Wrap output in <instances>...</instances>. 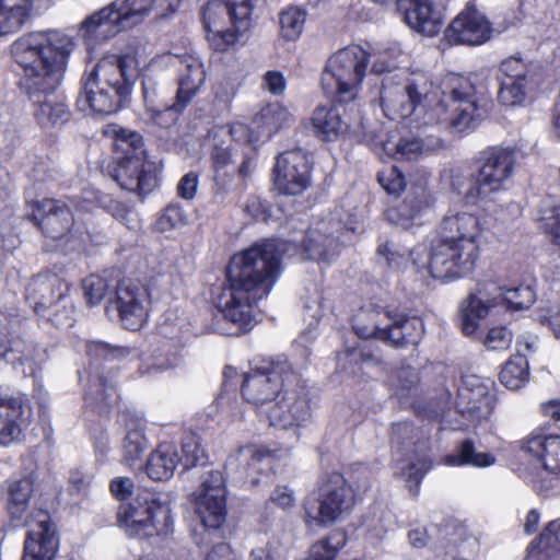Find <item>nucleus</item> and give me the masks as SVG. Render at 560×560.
<instances>
[{
	"label": "nucleus",
	"mask_w": 560,
	"mask_h": 560,
	"mask_svg": "<svg viewBox=\"0 0 560 560\" xmlns=\"http://www.w3.org/2000/svg\"><path fill=\"white\" fill-rule=\"evenodd\" d=\"M533 86V80L500 81L499 102L504 106L522 105Z\"/></svg>",
	"instance_id": "obj_51"
},
{
	"label": "nucleus",
	"mask_w": 560,
	"mask_h": 560,
	"mask_svg": "<svg viewBox=\"0 0 560 560\" xmlns=\"http://www.w3.org/2000/svg\"><path fill=\"white\" fill-rule=\"evenodd\" d=\"M306 21V12L298 7H289L279 16L280 34L285 40H296Z\"/></svg>",
	"instance_id": "obj_50"
},
{
	"label": "nucleus",
	"mask_w": 560,
	"mask_h": 560,
	"mask_svg": "<svg viewBox=\"0 0 560 560\" xmlns=\"http://www.w3.org/2000/svg\"><path fill=\"white\" fill-rule=\"evenodd\" d=\"M513 339L512 332L504 326L491 328L482 342L488 350H506Z\"/></svg>",
	"instance_id": "obj_60"
},
{
	"label": "nucleus",
	"mask_w": 560,
	"mask_h": 560,
	"mask_svg": "<svg viewBox=\"0 0 560 560\" xmlns=\"http://www.w3.org/2000/svg\"><path fill=\"white\" fill-rule=\"evenodd\" d=\"M390 311L387 306L372 303L362 306L352 319V328L355 335L363 339H377L381 330L392 323Z\"/></svg>",
	"instance_id": "obj_33"
},
{
	"label": "nucleus",
	"mask_w": 560,
	"mask_h": 560,
	"mask_svg": "<svg viewBox=\"0 0 560 560\" xmlns=\"http://www.w3.org/2000/svg\"><path fill=\"white\" fill-rule=\"evenodd\" d=\"M429 91L424 81L405 78L404 73L385 75L377 92L380 105L392 120L406 119L422 109Z\"/></svg>",
	"instance_id": "obj_14"
},
{
	"label": "nucleus",
	"mask_w": 560,
	"mask_h": 560,
	"mask_svg": "<svg viewBox=\"0 0 560 560\" xmlns=\"http://www.w3.org/2000/svg\"><path fill=\"white\" fill-rule=\"evenodd\" d=\"M232 11L237 32H246L252 25V11L257 0H223Z\"/></svg>",
	"instance_id": "obj_56"
},
{
	"label": "nucleus",
	"mask_w": 560,
	"mask_h": 560,
	"mask_svg": "<svg viewBox=\"0 0 560 560\" xmlns=\"http://www.w3.org/2000/svg\"><path fill=\"white\" fill-rule=\"evenodd\" d=\"M480 161L477 178L466 191L453 179L454 188L464 195L467 203L475 205L506 188L514 172L515 153L509 148L493 147L482 152Z\"/></svg>",
	"instance_id": "obj_13"
},
{
	"label": "nucleus",
	"mask_w": 560,
	"mask_h": 560,
	"mask_svg": "<svg viewBox=\"0 0 560 560\" xmlns=\"http://www.w3.org/2000/svg\"><path fill=\"white\" fill-rule=\"evenodd\" d=\"M133 481L129 477H116L109 483L113 495L122 501L128 499L133 492Z\"/></svg>",
	"instance_id": "obj_64"
},
{
	"label": "nucleus",
	"mask_w": 560,
	"mask_h": 560,
	"mask_svg": "<svg viewBox=\"0 0 560 560\" xmlns=\"http://www.w3.org/2000/svg\"><path fill=\"white\" fill-rule=\"evenodd\" d=\"M528 361L524 353L512 355L503 365L499 378L509 389H520L528 380Z\"/></svg>",
	"instance_id": "obj_46"
},
{
	"label": "nucleus",
	"mask_w": 560,
	"mask_h": 560,
	"mask_svg": "<svg viewBox=\"0 0 560 560\" xmlns=\"http://www.w3.org/2000/svg\"><path fill=\"white\" fill-rule=\"evenodd\" d=\"M130 349L113 346L104 341H89L86 354L90 358L89 385L84 395L85 404L103 415L117 402L116 366L106 368L104 363L127 357Z\"/></svg>",
	"instance_id": "obj_8"
},
{
	"label": "nucleus",
	"mask_w": 560,
	"mask_h": 560,
	"mask_svg": "<svg viewBox=\"0 0 560 560\" xmlns=\"http://www.w3.org/2000/svg\"><path fill=\"white\" fill-rule=\"evenodd\" d=\"M397 12L417 33L432 37L444 23L442 11L430 0H396Z\"/></svg>",
	"instance_id": "obj_27"
},
{
	"label": "nucleus",
	"mask_w": 560,
	"mask_h": 560,
	"mask_svg": "<svg viewBox=\"0 0 560 560\" xmlns=\"http://www.w3.org/2000/svg\"><path fill=\"white\" fill-rule=\"evenodd\" d=\"M345 355L350 364L347 369L353 374L364 368L378 366L383 363L378 353L366 346L348 348L345 350Z\"/></svg>",
	"instance_id": "obj_52"
},
{
	"label": "nucleus",
	"mask_w": 560,
	"mask_h": 560,
	"mask_svg": "<svg viewBox=\"0 0 560 560\" xmlns=\"http://www.w3.org/2000/svg\"><path fill=\"white\" fill-rule=\"evenodd\" d=\"M368 65L369 52L361 46L351 45L339 49L327 60L322 74L325 94L339 104L353 101L358 96Z\"/></svg>",
	"instance_id": "obj_9"
},
{
	"label": "nucleus",
	"mask_w": 560,
	"mask_h": 560,
	"mask_svg": "<svg viewBox=\"0 0 560 560\" xmlns=\"http://www.w3.org/2000/svg\"><path fill=\"white\" fill-rule=\"evenodd\" d=\"M433 203L434 198L431 192L423 185H419L412 187L402 201L389 208L385 215L392 224L408 230Z\"/></svg>",
	"instance_id": "obj_32"
},
{
	"label": "nucleus",
	"mask_w": 560,
	"mask_h": 560,
	"mask_svg": "<svg viewBox=\"0 0 560 560\" xmlns=\"http://www.w3.org/2000/svg\"><path fill=\"white\" fill-rule=\"evenodd\" d=\"M32 0H0L1 28L18 32L30 19Z\"/></svg>",
	"instance_id": "obj_44"
},
{
	"label": "nucleus",
	"mask_w": 560,
	"mask_h": 560,
	"mask_svg": "<svg viewBox=\"0 0 560 560\" xmlns=\"http://www.w3.org/2000/svg\"><path fill=\"white\" fill-rule=\"evenodd\" d=\"M180 0H115L109 5L86 18L81 24L82 36L88 42L106 39L139 23L150 10L164 16L175 12Z\"/></svg>",
	"instance_id": "obj_7"
},
{
	"label": "nucleus",
	"mask_w": 560,
	"mask_h": 560,
	"mask_svg": "<svg viewBox=\"0 0 560 560\" xmlns=\"http://www.w3.org/2000/svg\"><path fill=\"white\" fill-rule=\"evenodd\" d=\"M480 234L476 215L467 212L446 215L440 225V237L431 247L432 278L453 280L469 275L478 256Z\"/></svg>",
	"instance_id": "obj_3"
},
{
	"label": "nucleus",
	"mask_w": 560,
	"mask_h": 560,
	"mask_svg": "<svg viewBox=\"0 0 560 560\" xmlns=\"http://www.w3.org/2000/svg\"><path fill=\"white\" fill-rule=\"evenodd\" d=\"M404 341L407 346H417L424 332L423 323L417 317L400 314Z\"/></svg>",
	"instance_id": "obj_61"
},
{
	"label": "nucleus",
	"mask_w": 560,
	"mask_h": 560,
	"mask_svg": "<svg viewBox=\"0 0 560 560\" xmlns=\"http://www.w3.org/2000/svg\"><path fill=\"white\" fill-rule=\"evenodd\" d=\"M213 182V196L217 201L222 202L232 191L233 171L214 172Z\"/></svg>",
	"instance_id": "obj_62"
},
{
	"label": "nucleus",
	"mask_w": 560,
	"mask_h": 560,
	"mask_svg": "<svg viewBox=\"0 0 560 560\" xmlns=\"http://www.w3.org/2000/svg\"><path fill=\"white\" fill-rule=\"evenodd\" d=\"M26 334V320L18 315L0 312V360L10 363L14 352L22 346V335Z\"/></svg>",
	"instance_id": "obj_37"
},
{
	"label": "nucleus",
	"mask_w": 560,
	"mask_h": 560,
	"mask_svg": "<svg viewBox=\"0 0 560 560\" xmlns=\"http://www.w3.org/2000/svg\"><path fill=\"white\" fill-rule=\"evenodd\" d=\"M416 428L412 423L402 421L392 427L390 442L393 448L406 455L408 465L404 468V475L418 485L423 476L431 469L432 464L425 454H418L416 442Z\"/></svg>",
	"instance_id": "obj_24"
},
{
	"label": "nucleus",
	"mask_w": 560,
	"mask_h": 560,
	"mask_svg": "<svg viewBox=\"0 0 560 560\" xmlns=\"http://www.w3.org/2000/svg\"><path fill=\"white\" fill-rule=\"evenodd\" d=\"M102 132L104 137L113 141L114 150L121 153V158H147L143 137L138 131L116 124H108L103 127Z\"/></svg>",
	"instance_id": "obj_38"
},
{
	"label": "nucleus",
	"mask_w": 560,
	"mask_h": 560,
	"mask_svg": "<svg viewBox=\"0 0 560 560\" xmlns=\"http://www.w3.org/2000/svg\"><path fill=\"white\" fill-rule=\"evenodd\" d=\"M271 464L272 455L269 451L255 445H246L240 447L235 454L231 455L225 466L228 469H235L240 475V479L256 486L259 482L258 476L267 474L271 468Z\"/></svg>",
	"instance_id": "obj_29"
},
{
	"label": "nucleus",
	"mask_w": 560,
	"mask_h": 560,
	"mask_svg": "<svg viewBox=\"0 0 560 560\" xmlns=\"http://www.w3.org/2000/svg\"><path fill=\"white\" fill-rule=\"evenodd\" d=\"M491 36L489 21L471 7L464 9L445 31L446 39L452 44L468 46L481 45Z\"/></svg>",
	"instance_id": "obj_26"
},
{
	"label": "nucleus",
	"mask_w": 560,
	"mask_h": 560,
	"mask_svg": "<svg viewBox=\"0 0 560 560\" xmlns=\"http://www.w3.org/2000/svg\"><path fill=\"white\" fill-rule=\"evenodd\" d=\"M443 460L450 466L486 468L495 463V456L489 452H479L471 440H464L457 453L445 456Z\"/></svg>",
	"instance_id": "obj_43"
},
{
	"label": "nucleus",
	"mask_w": 560,
	"mask_h": 560,
	"mask_svg": "<svg viewBox=\"0 0 560 560\" xmlns=\"http://www.w3.org/2000/svg\"><path fill=\"white\" fill-rule=\"evenodd\" d=\"M192 504L201 524L217 529L226 518V487L221 470L207 468L200 476V486L192 493Z\"/></svg>",
	"instance_id": "obj_16"
},
{
	"label": "nucleus",
	"mask_w": 560,
	"mask_h": 560,
	"mask_svg": "<svg viewBox=\"0 0 560 560\" xmlns=\"http://www.w3.org/2000/svg\"><path fill=\"white\" fill-rule=\"evenodd\" d=\"M293 120L292 115L282 104L276 102L264 106L253 119V124L260 129L267 138L271 137L281 128L289 126Z\"/></svg>",
	"instance_id": "obj_41"
},
{
	"label": "nucleus",
	"mask_w": 560,
	"mask_h": 560,
	"mask_svg": "<svg viewBox=\"0 0 560 560\" xmlns=\"http://www.w3.org/2000/svg\"><path fill=\"white\" fill-rule=\"evenodd\" d=\"M397 381L396 394L404 396L402 390L411 389L419 381L418 373L411 366L401 368L396 372Z\"/></svg>",
	"instance_id": "obj_63"
},
{
	"label": "nucleus",
	"mask_w": 560,
	"mask_h": 560,
	"mask_svg": "<svg viewBox=\"0 0 560 560\" xmlns=\"http://www.w3.org/2000/svg\"><path fill=\"white\" fill-rule=\"evenodd\" d=\"M68 284L54 272L34 276L25 289V300L34 312L57 327L72 325L73 303Z\"/></svg>",
	"instance_id": "obj_10"
},
{
	"label": "nucleus",
	"mask_w": 560,
	"mask_h": 560,
	"mask_svg": "<svg viewBox=\"0 0 560 560\" xmlns=\"http://www.w3.org/2000/svg\"><path fill=\"white\" fill-rule=\"evenodd\" d=\"M290 245L296 247L298 241L265 240L231 257L218 305L224 318L240 331L253 327L255 305L278 281L282 273L281 259Z\"/></svg>",
	"instance_id": "obj_2"
},
{
	"label": "nucleus",
	"mask_w": 560,
	"mask_h": 560,
	"mask_svg": "<svg viewBox=\"0 0 560 560\" xmlns=\"http://www.w3.org/2000/svg\"><path fill=\"white\" fill-rule=\"evenodd\" d=\"M182 453L179 456L180 465L184 470H188L194 467H206L207 455L205 450L201 447L200 438L194 433H187L182 440Z\"/></svg>",
	"instance_id": "obj_49"
},
{
	"label": "nucleus",
	"mask_w": 560,
	"mask_h": 560,
	"mask_svg": "<svg viewBox=\"0 0 560 560\" xmlns=\"http://www.w3.org/2000/svg\"><path fill=\"white\" fill-rule=\"evenodd\" d=\"M493 306H495V299L483 298L481 292L470 294L459 315V327L463 334L474 335L479 327V320L485 318Z\"/></svg>",
	"instance_id": "obj_40"
},
{
	"label": "nucleus",
	"mask_w": 560,
	"mask_h": 560,
	"mask_svg": "<svg viewBox=\"0 0 560 560\" xmlns=\"http://www.w3.org/2000/svg\"><path fill=\"white\" fill-rule=\"evenodd\" d=\"M259 417L270 427L290 429L311 421L312 409L304 388H287L269 406L260 409Z\"/></svg>",
	"instance_id": "obj_18"
},
{
	"label": "nucleus",
	"mask_w": 560,
	"mask_h": 560,
	"mask_svg": "<svg viewBox=\"0 0 560 560\" xmlns=\"http://www.w3.org/2000/svg\"><path fill=\"white\" fill-rule=\"evenodd\" d=\"M25 337L26 334L22 335V346L13 353L10 364L25 376L36 377L50 359L49 349Z\"/></svg>",
	"instance_id": "obj_35"
},
{
	"label": "nucleus",
	"mask_w": 560,
	"mask_h": 560,
	"mask_svg": "<svg viewBox=\"0 0 560 560\" xmlns=\"http://www.w3.org/2000/svg\"><path fill=\"white\" fill-rule=\"evenodd\" d=\"M560 550V517L550 522L539 537L528 547V556L544 560L553 557Z\"/></svg>",
	"instance_id": "obj_45"
},
{
	"label": "nucleus",
	"mask_w": 560,
	"mask_h": 560,
	"mask_svg": "<svg viewBox=\"0 0 560 560\" xmlns=\"http://www.w3.org/2000/svg\"><path fill=\"white\" fill-rule=\"evenodd\" d=\"M148 447V441L144 435L143 428L138 425L135 429H129L124 439L122 450L125 460L131 465L139 459Z\"/></svg>",
	"instance_id": "obj_54"
},
{
	"label": "nucleus",
	"mask_w": 560,
	"mask_h": 560,
	"mask_svg": "<svg viewBox=\"0 0 560 560\" xmlns=\"http://www.w3.org/2000/svg\"><path fill=\"white\" fill-rule=\"evenodd\" d=\"M138 78L135 56H112L100 60L93 70L81 79L77 106L81 112L110 115L128 101Z\"/></svg>",
	"instance_id": "obj_4"
},
{
	"label": "nucleus",
	"mask_w": 560,
	"mask_h": 560,
	"mask_svg": "<svg viewBox=\"0 0 560 560\" xmlns=\"http://www.w3.org/2000/svg\"><path fill=\"white\" fill-rule=\"evenodd\" d=\"M378 182L382 187L392 195L400 194L406 186L405 177L396 166H390L380 172Z\"/></svg>",
	"instance_id": "obj_59"
},
{
	"label": "nucleus",
	"mask_w": 560,
	"mask_h": 560,
	"mask_svg": "<svg viewBox=\"0 0 560 560\" xmlns=\"http://www.w3.org/2000/svg\"><path fill=\"white\" fill-rule=\"evenodd\" d=\"M311 163L306 152L293 149L280 153L273 168V184L287 196L303 194L311 185Z\"/></svg>",
	"instance_id": "obj_20"
},
{
	"label": "nucleus",
	"mask_w": 560,
	"mask_h": 560,
	"mask_svg": "<svg viewBox=\"0 0 560 560\" xmlns=\"http://www.w3.org/2000/svg\"><path fill=\"white\" fill-rule=\"evenodd\" d=\"M521 448L536 457L546 470L560 472V435L528 436L521 442Z\"/></svg>",
	"instance_id": "obj_34"
},
{
	"label": "nucleus",
	"mask_w": 560,
	"mask_h": 560,
	"mask_svg": "<svg viewBox=\"0 0 560 560\" xmlns=\"http://www.w3.org/2000/svg\"><path fill=\"white\" fill-rule=\"evenodd\" d=\"M392 323L388 327H384L381 330V334L377 339L387 342L392 347L395 348H404L406 343L404 341L402 330H401V318L400 314L396 311H390Z\"/></svg>",
	"instance_id": "obj_58"
},
{
	"label": "nucleus",
	"mask_w": 560,
	"mask_h": 560,
	"mask_svg": "<svg viewBox=\"0 0 560 560\" xmlns=\"http://www.w3.org/2000/svg\"><path fill=\"white\" fill-rule=\"evenodd\" d=\"M186 222L187 217L182 207L177 203H170L158 218L155 226L160 232H167L182 228Z\"/></svg>",
	"instance_id": "obj_57"
},
{
	"label": "nucleus",
	"mask_w": 560,
	"mask_h": 560,
	"mask_svg": "<svg viewBox=\"0 0 560 560\" xmlns=\"http://www.w3.org/2000/svg\"><path fill=\"white\" fill-rule=\"evenodd\" d=\"M178 465H180V458L176 446L162 443L150 454L145 472L152 480L166 481L174 476Z\"/></svg>",
	"instance_id": "obj_36"
},
{
	"label": "nucleus",
	"mask_w": 560,
	"mask_h": 560,
	"mask_svg": "<svg viewBox=\"0 0 560 560\" xmlns=\"http://www.w3.org/2000/svg\"><path fill=\"white\" fill-rule=\"evenodd\" d=\"M433 144L420 137H404L397 142L386 141L384 151L398 161H416L428 155Z\"/></svg>",
	"instance_id": "obj_42"
},
{
	"label": "nucleus",
	"mask_w": 560,
	"mask_h": 560,
	"mask_svg": "<svg viewBox=\"0 0 560 560\" xmlns=\"http://www.w3.org/2000/svg\"><path fill=\"white\" fill-rule=\"evenodd\" d=\"M299 382V375L291 364L283 360L262 362L244 374L241 392L253 404L258 416L260 409L269 406L287 388Z\"/></svg>",
	"instance_id": "obj_12"
},
{
	"label": "nucleus",
	"mask_w": 560,
	"mask_h": 560,
	"mask_svg": "<svg viewBox=\"0 0 560 560\" xmlns=\"http://www.w3.org/2000/svg\"><path fill=\"white\" fill-rule=\"evenodd\" d=\"M31 417V408L21 396L0 388V444L8 445L20 435Z\"/></svg>",
	"instance_id": "obj_30"
},
{
	"label": "nucleus",
	"mask_w": 560,
	"mask_h": 560,
	"mask_svg": "<svg viewBox=\"0 0 560 560\" xmlns=\"http://www.w3.org/2000/svg\"><path fill=\"white\" fill-rule=\"evenodd\" d=\"M376 254L383 257L388 268L397 271H410L416 275H429L430 255L427 254L424 246H416L408 250L393 242L386 241L376 248Z\"/></svg>",
	"instance_id": "obj_28"
},
{
	"label": "nucleus",
	"mask_w": 560,
	"mask_h": 560,
	"mask_svg": "<svg viewBox=\"0 0 560 560\" xmlns=\"http://www.w3.org/2000/svg\"><path fill=\"white\" fill-rule=\"evenodd\" d=\"M498 294L491 299H495V306L505 304L511 311H520L528 308L536 299L534 290L529 285L520 284L514 288H498Z\"/></svg>",
	"instance_id": "obj_47"
},
{
	"label": "nucleus",
	"mask_w": 560,
	"mask_h": 560,
	"mask_svg": "<svg viewBox=\"0 0 560 560\" xmlns=\"http://www.w3.org/2000/svg\"><path fill=\"white\" fill-rule=\"evenodd\" d=\"M34 491L31 477L13 480L8 486L7 509L15 526L28 527L22 560H52L59 546L56 527L44 510L26 515Z\"/></svg>",
	"instance_id": "obj_5"
},
{
	"label": "nucleus",
	"mask_w": 560,
	"mask_h": 560,
	"mask_svg": "<svg viewBox=\"0 0 560 560\" xmlns=\"http://www.w3.org/2000/svg\"><path fill=\"white\" fill-rule=\"evenodd\" d=\"M82 289L86 302L90 305L98 304L105 296L112 295V289L115 291V284L98 275H90L82 282Z\"/></svg>",
	"instance_id": "obj_53"
},
{
	"label": "nucleus",
	"mask_w": 560,
	"mask_h": 560,
	"mask_svg": "<svg viewBox=\"0 0 560 560\" xmlns=\"http://www.w3.org/2000/svg\"><path fill=\"white\" fill-rule=\"evenodd\" d=\"M113 179L122 188L144 196L151 192L158 183L153 163L147 158H120L112 172Z\"/></svg>",
	"instance_id": "obj_23"
},
{
	"label": "nucleus",
	"mask_w": 560,
	"mask_h": 560,
	"mask_svg": "<svg viewBox=\"0 0 560 560\" xmlns=\"http://www.w3.org/2000/svg\"><path fill=\"white\" fill-rule=\"evenodd\" d=\"M116 524L127 535L137 537L167 536L173 530L171 508L154 495H137L121 503L116 513Z\"/></svg>",
	"instance_id": "obj_11"
},
{
	"label": "nucleus",
	"mask_w": 560,
	"mask_h": 560,
	"mask_svg": "<svg viewBox=\"0 0 560 560\" xmlns=\"http://www.w3.org/2000/svg\"><path fill=\"white\" fill-rule=\"evenodd\" d=\"M318 506L305 503V521L307 523H331L348 514L355 503L351 486L339 472L327 475L320 482L317 497Z\"/></svg>",
	"instance_id": "obj_15"
},
{
	"label": "nucleus",
	"mask_w": 560,
	"mask_h": 560,
	"mask_svg": "<svg viewBox=\"0 0 560 560\" xmlns=\"http://www.w3.org/2000/svg\"><path fill=\"white\" fill-rule=\"evenodd\" d=\"M202 23L215 49L224 50L233 45L238 35L244 32L236 31V22L232 19V11L223 0H210L202 9Z\"/></svg>",
	"instance_id": "obj_25"
},
{
	"label": "nucleus",
	"mask_w": 560,
	"mask_h": 560,
	"mask_svg": "<svg viewBox=\"0 0 560 560\" xmlns=\"http://www.w3.org/2000/svg\"><path fill=\"white\" fill-rule=\"evenodd\" d=\"M441 98L434 110L438 121L463 132L474 129L488 110L486 86L470 77L446 74L439 85Z\"/></svg>",
	"instance_id": "obj_6"
},
{
	"label": "nucleus",
	"mask_w": 560,
	"mask_h": 560,
	"mask_svg": "<svg viewBox=\"0 0 560 560\" xmlns=\"http://www.w3.org/2000/svg\"><path fill=\"white\" fill-rule=\"evenodd\" d=\"M30 212L27 219L32 221L42 234L56 242L70 241L74 218L70 208L61 200L44 198L42 200L27 201Z\"/></svg>",
	"instance_id": "obj_17"
},
{
	"label": "nucleus",
	"mask_w": 560,
	"mask_h": 560,
	"mask_svg": "<svg viewBox=\"0 0 560 560\" xmlns=\"http://www.w3.org/2000/svg\"><path fill=\"white\" fill-rule=\"evenodd\" d=\"M351 232L343 225L339 215L330 214L306 232L302 254L307 259L329 261L339 253Z\"/></svg>",
	"instance_id": "obj_19"
},
{
	"label": "nucleus",
	"mask_w": 560,
	"mask_h": 560,
	"mask_svg": "<svg viewBox=\"0 0 560 560\" xmlns=\"http://www.w3.org/2000/svg\"><path fill=\"white\" fill-rule=\"evenodd\" d=\"M114 299L122 326L128 330H138L147 322L151 304L150 294L144 285L129 279L115 283Z\"/></svg>",
	"instance_id": "obj_21"
},
{
	"label": "nucleus",
	"mask_w": 560,
	"mask_h": 560,
	"mask_svg": "<svg viewBox=\"0 0 560 560\" xmlns=\"http://www.w3.org/2000/svg\"><path fill=\"white\" fill-rule=\"evenodd\" d=\"M75 48L72 37L59 31L31 32L13 42L11 54L22 69L21 86L34 105V117L44 129L67 124L71 118L66 98L56 95Z\"/></svg>",
	"instance_id": "obj_1"
},
{
	"label": "nucleus",
	"mask_w": 560,
	"mask_h": 560,
	"mask_svg": "<svg viewBox=\"0 0 560 560\" xmlns=\"http://www.w3.org/2000/svg\"><path fill=\"white\" fill-rule=\"evenodd\" d=\"M179 65V79L176 100L172 105H164L163 108L176 113L182 112L191 97L199 91L206 80L203 65L194 56L176 57Z\"/></svg>",
	"instance_id": "obj_31"
},
{
	"label": "nucleus",
	"mask_w": 560,
	"mask_h": 560,
	"mask_svg": "<svg viewBox=\"0 0 560 560\" xmlns=\"http://www.w3.org/2000/svg\"><path fill=\"white\" fill-rule=\"evenodd\" d=\"M492 383L477 375H466L457 390L456 408L470 421L487 418L493 409V395L490 393Z\"/></svg>",
	"instance_id": "obj_22"
},
{
	"label": "nucleus",
	"mask_w": 560,
	"mask_h": 560,
	"mask_svg": "<svg viewBox=\"0 0 560 560\" xmlns=\"http://www.w3.org/2000/svg\"><path fill=\"white\" fill-rule=\"evenodd\" d=\"M499 81L533 80L530 67L521 58L504 59L499 67Z\"/></svg>",
	"instance_id": "obj_55"
},
{
	"label": "nucleus",
	"mask_w": 560,
	"mask_h": 560,
	"mask_svg": "<svg viewBox=\"0 0 560 560\" xmlns=\"http://www.w3.org/2000/svg\"><path fill=\"white\" fill-rule=\"evenodd\" d=\"M346 542L347 537L343 532H332L311 546L308 557L305 560H335Z\"/></svg>",
	"instance_id": "obj_48"
},
{
	"label": "nucleus",
	"mask_w": 560,
	"mask_h": 560,
	"mask_svg": "<svg viewBox=\"0 0 560 560\" xmlns=\"http://www.w3.org/2000/svg\"><path fill=\"white\" fill-rule=\"evenodd\" d=\"M312 126L318 137L332 140L347 130L339 109L335 106H317L311 118Z\"/></svg>",
	"instance_id": "obj_39"
}]
</instances>
